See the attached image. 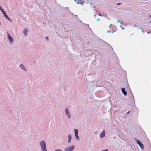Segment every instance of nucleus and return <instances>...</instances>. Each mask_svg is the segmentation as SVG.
Returning a JSON list of instances; mask_svg holds the SVG:
<instances>
[{"label": "nucleus", "mask_w": 151, "mask_h": 151, "mask_svg": "<svg viewBox=\"0 0 151 151\" xmlns=\"http://www.w3.org/2000/svg\"><path fill=\"white\" fill-rule=\"evenodd\" d=\"M28 30L27 28H25L24 29L23 33L25 36H27V35Z\"/></svg>", "instance_id": "obj_8"}, {"label": "nucleus", "mask_w": 151, "mask_h": 151, "mask_svg": "<svg viewBox=\"0 0 151 151\" xmlns=\"http://www.w3.org/2000/svg\"><path fill=\"white\" fill-rule=\"evenodd\" d=\"M111 32V31H109V30H108L107 31V32L108 33H109Z\"/></svg>", "instance_id": "obj_25"}, {"label": "nucleus", "mask_w": 151, "mask_h": 151, "mask_svg": "<svg viewBox=\"0 0 151 151\" xmlns=\"http://www.w3.org/2000/svg\"><path fill=\"white\" fill-rule=\"evenodd\" d=\"M55 151H62V150L60 149L55 150Z\"/></svg>", "instance_id": "obj_15"}, {"label": "nucleus", "mask_w": 151, "mask_h": 151, "mask_svg": "<svg viewBox=\"0 0 151 151\" xmlns=\"http://www.w3.org/2000/svg\"><path fill=\"white\" fill-rule=\"evenodd\" d=\"M1 12H2V13H4V12H5V11H4V10H3V11H1Z\"/></svg>", "instance_id": "obj_24"}, {"label": "nucleus", "mask_w": 151, "mask_h": 151, "mask_svg": "<svg viewBox=\"0 0 151 151\" xmlns=\"http://www.w3.org/2000/svg\"><path fill=\"white\" fill-rule=\"evenodd\" d=\"M0 10H1V11H3V9L1 8V6H0Z\"/></svg>", "instance_id": "obj_18"}, {"label": "nucleus", "mask_w": 151, "mask_h": 151, "mask_svg": "<svg viewBox=\"0 0 151 151\" xmlns=\"http://www.w3.org/2000/svg\"><path fill=\"white\" fill-rule=\"evenodd\" d=\"M1 22H0V25H1Z\"/></svg>", "instance_id": "obj_35"}, {"label": "nucleus", "mask_w": 151, "mask_h": 151, "mask_svg": "<svg viewBox=\"0 0 151 151\" xmlns=\"http://www.w3.org/2000/svg\"><path fill=\"white\" fill-rule=\"evenodd\" d=\"M80 22H82V21H80Z\"/></svg>", "instance_id": "obj_39"}, {"label": "nucleus", "mask_w": 151, "mask_h": 151, "mask_svg": "<svg viewBox=\"0 0 151 151\" xmlns=\"http://www.w3.org/2000/svg\"><path fill=\"white\" fill-rule=\"evenodd\" d=\"M111 24L109 26V27H111Z\"/></svg>", "instance_id": "obj_29"}, {"label": "nucleus", "mask_w": 151, "mask_h": 151, "mask_svg": "<svg viewBox=\"0 0 151 151\" xmlns=\"http://www.w3.org/2000/svg\"><path fill=\"white\" fill-rule=\"evenodd\" d=\"M46 38L47 39V40H48V37H46Z\"/></svg>", "instance_id": "obj_26"}, {"label": "nucleus", "mask_w": 151, "mask_h": 151, "mask_svg": "<svg viewBox=\"0 0 151 151\" xmlns=\"http://www.w3.org/2000/svg\"><path fill=\"white\" fill-rule=\"evenodd\" d=\"M122 4L121 3H118L116 4V5H120V4Z\"/></svg>", "instance_id": "obj_19"}, {"label": "nucleus", "mask_w": 151, "mask_h": 151, "mask_svg": "<svg viewBox=\"0 0 151 151\" xmlns=\"http://www.w3.org/2000/svg\"><path fill=\"white\" fill-rule=\"evenodd\" d=\"M140 29L142 30V32L143 33H144V30H143V29L141 27H140Z\"/></svg>", "instance_id": "obj_16"}, {"label": "nucleus", "mask_w": 151, "mask_h": 151, "mask_svg": "<svg viewBox=\"0 0 151 151\" xmlns=\"http://www.w3.org/2000/svg\"><path fill=\"white\" fill-rule=\"evenodd\" d=\"M76 2L77 4H83L84 3L81 0H77Z\"/></svg>", "instance_id": "obj_11"}, {"label": "nucleus", "mask_w": 151, "mask_h": 151, "mask_svg": "<svg viewBox=\"0 0 151 151\" xmlns=\"http://www.w3.org/2000/svg\"><path fill=\"white\" fill-rule=\"evenodd\" d=\"M150 17H151V15H150Z\"/></svg>", "instance_id": "obj_34"}, {"label": "nucleus", "mask_w": 151, "mask_h": 151, "mask_svg": "<svg viewBox=\"0 0 151 151\" xmlns=\"http://www.w3.org/2000/svg\"><path fill=\"white\" fill-rule=\"evenodd\" d=\"M105 136V133L104 132V131H103V132H102L100 134V137L101 138H102L104 137Z\"/></svg>", "instance_id": "obj_9"}, {"label": "nucleus", "mask_w": 151, "mask_h": 151, "mask_svg": "<svg viewBox=\"0 0 151 151\" xmlns=\"http://www.w3.org/2000/svg\"><path fill=\"white\" fill-rule=\"evenodd\" d=\"M75 146L72 145L70 146L67 147L64 149L65 151H72L74 149Z\"/></svg>", "instance_id": "obj_3"}, {"label": "nucleus", "mask_w": 151, "mask_h": 151, "mask_svg": "<svg viewBox=\"0 0 151 151\" xmlns=\"http://www.w3.org/2000/svg\"><path fill=\"white\" fill-rule=\"evenodd\" d=\"M98 15L99 16H101V17H102L103 16V15H102L101 14H98Z\"/></svg>", "instance_id": "obj_21"}, {"label": "nucleus", "mask_w": 151, "mask_h": 151, "mask_svg": "<svg viewBox=\"0 0 151 151\" xmlns=\"http://www.w3.org/2000/svg\"><path fill=\"white\" fill-rule=\"evenodd\" d=\"M74 131L75 132V134H78V129H75L74 130Z\"/></svg>", "instance_id": "obj_12"}, {"label": "nucleus", "mask_w": 151, "mask_h": 151, "mask_svg": "<svg viewBox=\"0 0 151 151\" xmlns=\"http://www.w3.org/2000/svg\"><path fill=\"white\" fill-rule=\"evenodd\" d=\"M75 137H76V139L77 140H79V137L78 135V134H75Z\"/></svg>", "instance_id": "obj_13"}, {"label": "nucleus", "mask_w": 151, "mask_h": 151, "mask_svg": "<svg viewBox=\"0 0 151 151\" xmlns=\"http://www.w3.org/2000/svg\"><path fill=\"white\" fill-rule=\"evenodd\" d=\"M68 143H70L71 141L72 136L71 134H69L68 136Z\"/></svg>", "instance_id": "obj_7"}, {"label": "nucleus", "mask_w": 151, "mask_h": 151, "mask_svg": "<svg viewBox=\"0 0 151 151\" xmlns=\"http://www.w3.org/2000/svg\"><path fill=\"white\" fill-rule=\"evenodd\" d=\"M113 32H114V31H113V32H112V33H113Z\"/></svg>", "instance_id": "obj_38"}, {"label": "nucleus", "mask_w": 151, "mask_h": 151, "mask_svg": "<svg viewBox=\"0 0 151 151\" xmlns=\"http://www.w3.org/2000/svg\"><path fill=\"white\" fill-rule=\"evenodd\" d=\"M137 144L140 146L142 149H144V147L143 145L141 142L139 140L136 139L135 138H134Z\"/></svg>", "instance_id": "obj_4"}, {"label": "nucleus", "mask_w": 151, "mask_h": 151, "mask_svg": "<svg viewBox=\"0 0 151 151\" xmlns=\"http://www.w3.org/2000/svg\"><path fill=\"white\" fill-rule=\"evenodd\" d=\"M19 67L22 70H24V71L26 72L27 71V70L26 68L25 67V66L24 65L22 64H20L19 65Z\"/></svg>", "instance_id": "obj_6"}, {"label": "nucleus", "mask_w": 151, "mask_h": 151, "mask_svg": "<svg viewBox=\"0 0 151 151\" xmlns=\"http://www.w3.org/2000/svg\"><path fill=\"white\" fill-rule=\"evenodd\" d=\"M76 17H78V16H77V15H76Z\"/></svg>", "instance_id": "obj_36"}, {"label": "nucleus", "mask_w": 151, "mask_h": 151, "mask_svg": "<svg viewBox=\"0 0 151 151\" xmlns=\"http://www.w3.org/2000/svg\"><path fill=\"white\" fill-rule=\"evenodd\" d=\"M87 26L88 27L89 26V24H87Z\"/></svg>", "instance_id": "obj_32"}, {"label": "nucleus", "mask_w": 151, "mask_h": 151, "mask_svg": "<svg viewBox=\"0 0 151 151\" xmlns=\"http://www.w3.org/2000/svg\"><path fill=\"white\" fill-rule=\"evenodd\" d=\"M77 0H74V1H75V2H76V1Z\"/></svg>", "instance_id": "obj_37"}, {"label": "nucleus", "mask_w": 151, "mask_h": 151, "mask_svg": "<svg viewBox=\"0 0 151 151\" xmlns=\"http://www.w3.org/2000/svg\"><path fill=\"white\" fill-rule=\"evenodd\" d=\"M4 16L5 17V16H6L7 15L6 14V13H5V14H4Z\"/></svg>", "instance_id": "obj_23"}, {"label": "nucleus", "mask_w": 151, "mask_h": 151, "mask_svg": "<svg viewBox=\"0 0 151 151\" xmlns=\"http://www.w3.org/2000/svg\"><path fill=\"white\" fill-rule=\"evenodd\" d=\"M5 17L10 21L12 22V20L10 19V18L9 17L8 15H6V16H5Z\"/></svg>", "instance_id": "obj_14"}, {"label": "nucleus", "mask_w": 151, "mask_h": 151, "mask_svg": "<svg viewBox=\"0 0 151 151\" xmlns=\"http://www.w3.org/2000/svg\"><path fill=\"white\" fill-rule=\"evenodd\" d=\"M5 13H6L5 11V12H4V13H3V14H5Z\"/></svg>", "instance_id": "obj_27"}, {"label": "nucleus", "mask_w": 151, "mask_h": 151, "mask_svg": "<svg viewBox=\"0 0 151 151\" xmlns=\"http://www.w3.org/2000/svg\"><path fill=\"white\" fill-rule=\"evenodd\" d=\"M122 91L124 95L126 96L127 95V92L125 91L124 88H122Z\"/></svg>", "instance_id": "obj_10"}, {"label": "nucleus", "mask_w": 151, "mask_h": 151, "mask_svg": "<svg viewBox=\"0 0 151 151\" xmlns=\"http://www.w3.org/2000/svg\"><path fill=\"white\" fill-rule=\"evenodd\" d=\"M101 151H108V150L106 149L102 150Z\"/></svg>", "instance_id": "obj_20"}, {"label": "nucleus", "mask_w": 151, "mask_h": 151, "mask_svg": "<svg viewBox=\"0 0 151 151\" xmlns=\"http://www.w3.org/2000/svg\"><path fill=\"white\" fill-rule=\"evenodd\" d=\"M39 145L42 151H47L46 148V143L45 140H42L39 142Z\"/></svg>", "instance_id": "obj_1"}, {"label": "nucleus", "mask_w": 151, "mask_h": 151, "mask_svg": "<svg viewBox=\"0 0 151 151\" xmlns=\"http://www.w3.org/2000/svg\"><path fill=\"white\" fill-rule=\"evenodd\" d=\"M129 111L128 112L126 113L127 114H128L129 113Z\"/></svg>", "instance_id": "obj_30"}, {"label": "nucleus", "mask_w": 151, "mask_h": 151, "mask_svg": "<svg viewBox=\"0 0 151 151\" xmlns=\"http://www.w3.org/2000/svg\"><path fill=\"white\" fill-rule=\"evenodd\" d=\"M4 16L5 17V16H6L7 15L6 14V13H5V14H4Z\"/></svg>", "instance_id": "obj_22"}, {"label": "nucleus", "mask_w": 151, "mask_h": 151, "mask_svg": "<svg viewBox=\"0 0 151 151\" xmlns=\"http://www.w3.org/2000/svg\"><path fill=\"white\" fill-rule=\"evenodd\" d=\"M122 29H124V28H122Z\"/></svg>", "instance_id": "obj_33"}, {"label": "nucleus", "mask_w": 151, "mask_h": 151, "mask_svg": "<svg viewBox=\"0 0 151 151\" xmlns=\"http://www.w3.org/2000/svg\"><path fill=\"white\" fill-rule=\"evenodd\" d=\"M118 22L119 23H120L121 24H122V22H121L120 20H119L118 21Z\"/></svg>", "instance_id": "obj_17"}, {"label": "nucleus", "mask_w": 151, "mask_h": 151, "mask_svg": "<svg viewBox=\"0 0 151 151\" xmlns=\"http://www.w3.org/2000/svg\"><path fill=\"white\" fill-rule=\"evenodd\" d=\"M98 21H99L100 20V19H97V20Z\"/></svg>", "instance_id": "obj_31"}, {"label": "nucleus", "mask_w": 151, "mask_h": 151, "mask_svg": "<svg viewBox=\"0 0 151 151\" xmlns=\"http://www.w3.org/2000/svg\"><path fill=\"white\" fill-rule=\"evenodd\" d=\"M137 27V25L136 24L134 25L133 27Z\"/></svg>", "instance_id": "obj_28"}, {"label": "nucleus", "mask_w": 151, "mask_h": 151, "mask_svg": "<svg viewBox=\"0 0 151 151\" xmlns=\"http://www.w3.org/2000/svg\"><path fill=\"white\" fill-rule=\"evenodd\" d=\"M8 39L9 42L12 44L14 42V39L13 38L11 37L10 35L9 34L8 32H7Z\"/></svg>", "instance_id": "obj_5"}, {"label": "nucleus", "mask_w": 151, "mask_h": 151, "mask_svg": "<svg viewBox=\"0 0 151 151\" xmlns=\"http://www.w3.org/2000/svg\"><path fill=\"white\" fill-rule=\"evenodd\" d=\"M65 115L67 116L68 119H70L71 118V114L68 108L66 107L65 108Z\"/></svg>", "instance_id": "obj_2"}]
</instances>
